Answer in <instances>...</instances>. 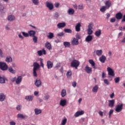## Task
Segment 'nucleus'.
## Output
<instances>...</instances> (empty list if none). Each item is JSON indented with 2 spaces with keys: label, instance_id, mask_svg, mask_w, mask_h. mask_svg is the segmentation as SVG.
<instances>
[{
  "label": "nucleus",
  "instance_id": "f257e3e1",
  "mask_svg": "<svg viewBox=\"0 0 125 125\" xmlns=\"http://www.w3.org/2000/svg\"><path fill=\"white\" fill-rule=\"evenodd\" d=\"M41 65L37 62H34L33 63V76L34 77H38V74H37V70H39L40 68Z\"/></svg>",
  "mask_w": 125,
  "mask_h": 125
},
{
  "label": "nucleus",
  "instance_id": "f03ea898",
  "mask_svg": "<svg viewBox=\"0 0 125 125\" xmlns=\"http://www.w3.org/2000/svg\"><path fill=\"white\" fill-rule=\"evenodd\" d=\"M0 69L2 71H6L8 69V65L3 62H0Z\"/></svg>",
  "mask_w": 125,
  "mask_h": 125
},
{
  "label": "nucleus",
  "instance_id": "7ed1b4c3",
  "mask_svg": "<svg viewBox=\"0 0 125 125\" xmlns=\"http://www.w3.org/2000/svg\"><path fill=\"white\" fill-rule=\"evenodd\" d=\"M80 66V62L78 60H74L71 63V66L78 69V67Z\"/></svg>",
  "mask_w": 125,
  "mask_h": 125
},
{
  "label": "nucleus",
  "instance_id": "20e7f679",
  "mask_svg": "<svg viewBox=\"0 0 125 125\" xmlns=\"http://www.w3.org/2000/svg\"><path fill=\"white\" fill-rule=\"evenodd\" d=\"M123 107H124V104H118L116 106V108L115 109L116 112L117 113H120L123 110Z\"/></svg>",
  "mask_w": 125,
  "mask_h": 125
},
{
  "label": "nucleus",
  "instance_id": "39448f33",
  "mask_svg": "<svg viewBox=\"0 0 125 125\" xmlns=\"http://www.w3.org/2000/svg\"><path fill=\"white\" fill-rule=\"evenodd\" d=\"M108 74L109 76H111L112 77H114L115 76V73L114 72V70L111 67H107V68Z\"/></svg>",
  "mask_w": 125,
  "mask_h": 125
},
{
  "label": "nucleus",
  "instance_id": "423d86ee",
  "mask_svg": "<svg viewBox=\"0 0 125 125\" xmlns=\"http://www.w3.org/2000/svg\"><path fill=\"white\" fill-rule=\"evenodd\" d=\"M84 70L87 74H90L92 72V68L91 67H90L88 65H86L84 67Z\"/></svg>",
  "mask_w": 125,
  "mask_h": 125
},
{
  "label": "nucleus",
  "instance_id": "0eeeda50",
  "mask_svg": "<svg viewBox=\"0 0 125 125\" xmlns=\"http://www.w3.org/2000/svg\"><path fill=\"white\" fill-rule=\"evenodd\" d=\"M46 7L49 8V10H52L53 9V4L49 2H46Z\"/></svg>",
  "mask_w": 125,
  "mask_h": 125
},
{
  "label": "nucleus",
  "instance_id": "6e6552de",
  "mask_svg": "<svg viewBox=\"0 0 125 125\" xmlns=\"http://www.w3.org/2000/svg\"><path fill=\"white\" fill-rule=\"evenodd\" d=\"M58 29H61V28H64L66 27V23L65 22H59L57 25Z\"/></svg>",
  "mask_w": 125,
  "mask_h": 125
},
{
  "label": "nucleus",
  "instance_id": "1a4fd4ad",
  "mask_svg": "<svg viewBox=\"0 0 125 125\" xmlns=\"http://www.w3.org/2000/svg\"><path fill=\"white\" fill-rule=\"evenodd\" d=\"M72 45H78L79 44V40L77 38H73V40L71 42Z\"/></svg>",
  "mask_w": 125,
  "mask_h": 125
},
{
  "label": "nucleus",
  "instance_id": "9d476101",
  "mask_svg": "<svg viewBox=\"0 0 125 125\" xmlns=\"http://www.w3.org/2000/svg\"><path fill=\"white\" fill-rule=\"evenodd\" d=\"M60 105L62 107H64L67 105V100L66 99L61 100L60 102Z\"/></svg>",
  "mask_w": 125,
  "mask_h": 125
},
{
  "label": "nucleus",
  "instance_id": "9b49d317",
  "mask_svg": "<svg viewBox=\"0 0 125 125\" xmlns=\"http://www.w3.org/2000/svg\"><path fill=\"white\" fill-rule=\"evenodd\" d=\"M83 114H84V111H83V110H81L77 111L76 113H75L74 116L76 117V118H77V117L82 116V115H83Z\"/></svg>",
  "mask_w": 125,
  "mask_h": 125
},
{
  "label": "nucleus",
  "instance_id": "f8f14e48",
  "mask_svg": "<svg viewBox=\"0 0 125 125\" xmlns=\"http://www.w3.org/2000/svg\"><path fill=\"white\" fill-rule=\"evenodd\" d=\"M5 98H6V96L4 94L2 93H0V102H3V101H4L5 100Z\"/></svg>",
  "mask_w": 125,
  "mask_h": 125
},
{
  "label": "nucleus",
  "instance_id": "ddd939ff",
  "mask_svg": "<svg viewBox=\"0 0 125 125\" xmlns=\"http://www.w3.org/2000/svg\"><path fill=\"white\" fill-rule=\"evenodd\" d=\"M47 67L48 69H51L53 67V62L50 61H47Z\"/></svg>",
  "mask_w": 125,
  "mask_h": 125
},
{
  "label": "nucleus",
  "instance_id": "4468645a",
  "mask_svg": "<svg viewBox=\"0 0 125 125\" xmlns=\"http://www.w3.org/2000/svg\"><path fill=\"white\" fill-rule=\"evenodd\" d=\"M114 105H115V100H111L108 101V106L111 108H113L114 107Z\"/></svg>",
  "mask_w": 125,
  "mask_h": 125
},
{
  "label": "nucleus",
  "instance_id": "2eb2a0df",
  "mask_svg": "<svg viewBox=\"0 0 125 125\" xmlns=\"http://www.w3.org/2000/svg\"><path fill=\"white\" fill-rule=\"evenodd\" d=\"M115 17L117 20H121L123 18V14L121 12L118 13L116 14Z\"/></svg>",
  "mask_w": 125,
  "mask_h": 125
},
{
  "label": "nucleus",
  "instance_id": "dca6fc26",
  "mask_svg": "<svg viewBox=\"0 0 125 125\" xmlns=\"http://www.w3.org/2000/svg\"><path fill=\"white\" fill-rule=\"evenodd\" d=\"M22 82V76H19L17 77L16 83L17 84H20Z\"/></svg>",
  "mask_w": 125,
  "mask_h": 125
},
{
  "label": "nucleus",
  "instance_id": "f3484780",
  "mask_svg": "<svg viewBox=\"0 0 125 125\" xmlns=\"http://www.w3.org/2000/svg\"><path fill=\"white\" fill-rule=\"evenodd\" d=\"M35 84L37 87H40L42 85V81L40 80H36L35 82Z\"/></svg>",
  "mask_w": 125,
  "mask_h": 125
},
{
  "label": "nucleus",
  "instance_id": "a211bd4d",
  "mask_svg": "<svg viewBox=\"0 0 125 125\" xmlns=\"http://www.w3.org/2000/svg\"><path fill=\"white\" fill-rule=\"evenodd\" d=\"M81 23H78L75 26V30L76 32H80L81 31Z\"/></svg>",
  "mask_w": 125,
  "mask_h": 125
},
{
  "label": "nucleus",
  "instance_id": "6ab92c4d",
  "mask_svg": "<svg viewBox=\"0 0 125 125\" xmlns=\"http://www.w3.org/2000/svg\"><path fill=\"white\" fill-rule=\"evenodd\" d=\"M45 46L47 49H49V50L52 49V47H51V44L49 42H46L45 44Z\"/></svg>",
  "mask_w": 125,
  "mask_h": 125
},
{
  "label": "nucleus",
  "instance_id": "aec40b11",
  "mask_svg": "<svg viewBox=\"0 0 125 125\" xmlns=\"http://www.w3.org/2000/svg\"><path fill=\"white\" fill-rule=\"evenodd\" d=\"M42 53L43 54H44V55H45V54H46V52H45V50L44 49H42V50L38 51V54L39 56H42Z\"/></svg>",
  "mask_w": 125,
  "mask_h": 125
},
{
  "label": "nucleus",
  "instance_id": "412c9836",
  "mask_svg": "<svg viewBox=\"0 0 125 125\" xmlns=\"http://www.w3.org/2000/svg\"><path fill=\"white\" fill-rule=\"evenodd\" d=\"M106 57L104 55H102L99 59V60L101 63H105V61H106Z\"/></svg>",
  "mask_w": 125,
  "mask_h": 125
},
{
  "label": "nucleus",
  "instance_id": "4be33fe9",
  "mask_svg": "<svg viewBox=\"0 0 125 125\" xmlns=\"http://www.w3.org/2000/svg\"><path fill=\"white\" fill-rule=\"evenodd\" d=\"M93 38L91 35H88L85 38V41L87 42H91Z\"/></svg>",
  "mask_w": 125,
  "mask_h": 125
},
{
  "label": "nucleus",
  "instance_id": "5701e85b",
  "mask_svg": "<svg viewBox=\"0 0 125 125\" xmlns=\"http://www.w3.org/2000/svg\"><path fill=\"white\" fill-rule=\"evenodd\" d=\"M28 35L29 37H35L36 36V31L30 30L28 31Z\"/></svg>",
  "mask_w": 125,
  "mask_h": 125
},
{
  "label": "nucleus",
  "instance_id": "b1692460",
  "mask_svg": "<svg viewBox=\"0 0 125 125\" xmlns=\"http://www.w3.org/2000/svg\"><path fill=\"white\" fill-rule=\"evenodd\" d=\"M25 99L26 100H27V101H33L34 96H26L25 97Z\"/></svg>",
  "mask_w": 125,
  "mask_h": 125
},
{
  "label": "nucleus",
  "instance_id": "393cba45",
  "mask_svg": "<svg viewBox=\"0 0 125 125\" xmlns=\"http://www.w3.org/2000/svg\"><path fill=\"white\" fill-rule=\"evenodd\" d=\"M5 62H7V63H11V62H12V58L10 56L6 57Z\"/></svg>",
  "mask_w": 125,
  "mask_h": 125
},
{
  "label": "nucleus",
  "instance_id": "a878e982",
  "mask_svg": "<svg viewBox=\"0 0 125 125\" xmlns=\"http://www.w3.org/2000/svg\"><path fill=\"white\" fill-rule=\"evenodd\" d=\"M7 19L8 21H13L14 20H15V17L12 15H11L8 17Z\"/></svg>",
  "mask_w": 125,
  "mask_h": 125
},
{
  "label": "nucleus",
  "instance_id": "bb28decb",
  "mask_svg": "<svg viewBox=\"0 0 125 125\" xmlns=\"http://www.w3.org/2000/svg\"><path fill=\"white\" fill-rule=\"evenodd\" d=\"M102 53H103L102 50H97L96 51V54L97 56H101V55H102Z\"/></svg>",
  "mask_w": 125,
  "mask_h": 125
},
{
  "label": "nucleus",
  "instance_id": "cd10ccee",
  "mask_svg": "<svg viewBox=\"0 0 125 125\" xmlns=\"http://www.w3.org/2000/svg\"><path fill=\"white\" fill-rule=\"evenodd\" d=\"M6 80L5 78L2 77L0 75V83H5Z\"/></svg>",
  "mask_w": 125,
  "mask_h": 125
},
{
  "label": "nucleus",
  "instance_id": "c85d7f7f",
  "mask_svg": "<svg viewBox=\"0 0 125 125\" xmlns=\"http://www.w3.org/2000/svg\"><path fill=\"white\" fill-rule=\"evenodd\" d=\"M101 30L99 29L98 31H96L95 33V35L96 36V37H100V36H101Z\"/></svg>",
  "mask_w": 125,
  "mask_h": 125
},
{
  "label": "nucleus",
  "instance_id": "c756f323",
  "mask_svg": "<svg viewBox=\"0 0 125 125\" xmlns=\"http://www.w3.org/2000/svg\"><path fill=\"white\" fill-rule=\"evenodd\" d=\"M98 85H95L92 88V92H97L98 91Z\"/></svg>",
  "mask_w": 125,
  "mask_h": 125
},
{
  "label": "nucleus",
  "instance_id": "7c9ffc66",
  "mask_svg": "<svg viewBox=\"0 0 125 125\" xmlns=\"http://www.w3.org/2000/svg\"><path fill=\"white\" fill-rule=\"evenodd\" d=\"M67 12L69 14V15H73V14H74V13H75V10H74L72 8H70L68 10Z\"/></svg>",
  "mask_w": 125,
  "mask_h": 125
},
{
  "label": "nucleus",
  "instance_id": "2f4dec72",
  "mask_svg": "<svg viewBox=\"0 0 125 125\" xmlns=\"http://www.w3.org/2000/svg\"><path fill=\"white\" fill-rule=\"evenodd\" d=\"M105 7H108V8H109V7L111 6L112 3H111V1L110 0H107L105 3Z\"/></svg>",
  "mask_w": 125,
  "mask_h": 125
},
{
  "label": "nucleus",
  "instance_id": "473e14b6",
  "mask_svg": "<svg viewBox=\"0 0 125 125\" xmlns=\"http://www.w3.org/2000/svg\"><path fill=\"white\" fill-rule=\"evenodd\" d=\"M34 111H35V115H40V114L42 113V110L41 109L35 108Z\"/></svg>",
  "mask_w": 125,
  "mask_h": 125
},
{
  "label": "nucleus",
  "instance_id": "72a5a7b5",
  "mask_svg": "<svg viewBox=\"0 0 125 125\" xmlns=\"http://www.w3.org/2000/svg\"><path fill=\"white\" fill-rule=\"evenodd\" d=\"M63 45L65 46V47H70L71 46V43H70V42H63Z\"/></svg>",
  "mask_w": 125,
  "mask_h": 125
},
{
  "label": "nucleus",
  "instance_id": "f704fd0d",
  "mask_svg": "<svg viewBox=\"0 0 125 125\" xmlns=\"http://www.w3.org/2000/svg\"><path fill=\"white\" fill-rule=\"evenodd\" d=\"M66 94H67V92L66 91V90L62 89L61 92L62 97H65V96H66Z\"/></svg>",
  "mask_w": 125,
  "mask_h": 125
},
{
  "label": "nucleus",
  "instance_id": "c9c22d12",
  "mask_svg": "<svg viewBox=\"0 0 125 125\" xmlns=\"http://www.w3.org/2000/svg\"><path fill=\"white\" fill-rule=\"evenodd\" d=\"M8 69L9 72H10V73H11L12 74H15V73H16L15 70L12 69V67H8Z\"/></svg>",
  "mask_w": 125,
  "mask_h": 125
},
{
  "label": "nucleus",
  "instance_id": "e433bc0d",
  "mask_svg": "<svg viewBox=\"0 0 125 125\" xmlns=\"http://www.w3.org/2000/svg\"><path fill=\"white\" fill-rule=\"evenodd\" d=\"M67 124V118H64L62 121L61 125H65Z\"/></svg>",
  "mask_w": 125,
  "mask_h": 125
},
{
  "label": "nucleus",
  "instance_id": "4c0bfd02",
  "mask_svg": "<svg viewBox=\"0 0 125 125\" xmlns=\"http://www.w3.org/2000/svg\"><path fill=\"white\" fill-rule=\"evenodd\" d=\"M48 39H53L54 37V34L53 33L50 32L49 33V35L47 36Z\"/></svg>",
  "mask_w": 125,
  "mask_h": 125
},
{
  "label": "nucleus",
  "instance_id": "58836bf2",
  "mask_svg": "<svg viewBox=\"0 0 125 125\" xmlns=\"http://www.w3.org/2000/svg\"><path fill=\"white\" fill-rule=\"evenodd\" d=\"M92 28H93V22H91L88 25V29L92 30Z\"/></svg>",
  "mask_w": 125,
  "mask_h": 125
},
{
  "label": "nucleus",
  "instance_id": "ea45409f",
  "mask_svg": "<svg viewBox=\"0 0 125 125\" xmlns=\"http://www.w3.org/2000/svg\"><path fill=\"white\" fill-rule=\"evenodd\" d=\"M33 3L35 4V5H39V3H40V2L39 0H31Z\"/></svg>",
  "mask_w": 125,
  "mask_h": 125
},
{
  "label": "nucleus",
  "instance_id": "a19ab883",
  "mask_svg": "<svg viewBox=\"0 0 125 125\" xmlns=\"http://www.w3.org/2000/svg\"><path fill=\"white\" fill-rule=\"evenodd\" d=\"M17 117L19 119H25V116L23 115V114L21 113L18 114Z\"/></svg>",
  "mask_w": 125,
  "mask_h": 125
},
{
  "label": "nucleus",
  "instance_id": "79ce46f5",
  "mask_svg": "<svg viewBox=\"0 0 125 125\" xmlns=\"http://www.w3.org/2000/svg\"><path fill=\"white\" fill-rule=\"evenodd\" d=\"M89 63H90L92 66H95V62L93 61V60H89Z\"/></svg>",
  "mask_w": 125,
  "mask_h": 125
},
{
  "label": "nucleus",
  "instance_id": "37998d69",
  "mask_svg": "<svg viewBox=\"0 0 125 125\" xmlns=\"http://www.w3.org/2000/svg\"><path fill=\"white\" fill-rule=\"evenodd\" d=\"M33 42H34V43H37V42H38V37L35 36H33Z\"/></svg>",
  "mask_w": 125,
  "mask_h": 125
},
{
  "label": "nucleus",
  "instance_id": "c03bdc74",
  "mask_svg": "<svg viewBox=\"0 0 125 125\" xmlns=\"http://www.w3.org/2000/svg\"><path fill=\"white\" fill-rule=\"evenodd\" d=\"M106 8H107L106 6H104L100 9V11H101V12H105L106 11Z\"/></svg>",
  "mask_w": 125,
  "mask_h": 125
},
{
  "label": "nucleus",
  "instance_id": "a18cd8bd",
  "mask_svg": "<svg viewBox=\"0 0 125 125\" xmlns=\"http://www.w3.org/2000/svg\"><path fill=\"white\" fill-rule=\"evenodd\" d=\"M64 33H68L71 34V33H72V30L70 29L66 28L64 29Z\"/></svg>",
  "mask_w": 125,
  "mask_h": 125
},
{
  "label": "nucleus",
  "instance_id": "49530a36",
  "mask_svg": "<svg viewBox=\"0 0 125 125\" xmlns=\"http://www.w3.org/2000/svg\"><path fill=\"white\" fill-rule=\"evenodd\" d=\"M40 65L42 68H44V64H43V60L42 59H41L40 60Z\"/></svg>",
  "mask_w": 125,
  "mask_h": 125
},
{
  "label": "nucleus",
  "instance_id": "de8ad7c7",
  "mask_svg": "<svg viewBox=\"0 0 125 125\" xmlns=\"http://www.w3.org/2000/svg\"><path fill=\"white\" fill-rule=\"evenodd\" d=\"M21 33L22 34V36L25 37V38H28V37H29V33H27L25 32H22Z\"/></svg>",
  "mask_w": 125,
  "mask_h": 125
},
{
  "label": "nucleus",
  "instance_id": "09e8293b",
  "mask_svg": "<svg viewBox=\"0 0 125 125\" xmlns=\"http://www.w3.org/2000/svg\"><path fill=\"white\" fill-rule=\"evenodd\" d=\"M115 83H118L120 82V77H117L114 79Z\"/></svg>",
  "mask_w": 125,
  "mask_h": 125
},
{
  "label": "nucleus",
  "instance_id": "8fccbe9b",
  "mask_svg": "<svg viewBox=\"0 0 125 125\" xmlns=\"http://www.w3.org/2000/svg\"><path fill=\"white\" fill-rule=\"evenodd\" d=\"M67 77H71L72 76V71L69 70L66 73Z\"/></svg>",
  "mask_w": 125,
  "mask_h": 125
},
{
  "label": "nucleus",
  "instance_id": "3c124183",
  "mask_svg": "<svg viewBox=\"0 0 125 125\" xmlns=\"http://www.w3.org/2000/svg\"><path fill=\"white\" fill-rule=\"evenodd\" d=\"M93 33V31H92V29H88V35L90 36V35H92Z\"/></svg>",
  "mask_w": 125,
  "mask_h": 125
},
{
  "label": "nucleus",
  "instance_id": "603ef678",
  "mask_svg": "<svg viewBox=\"0 0 125 125\" xmlns=\"http://www.w3.org/2000/svg\"><path fill=\"white\" fill-rule=\"evenodd\" d=\"M114 113V110L113 109H110L109 112V118L111 117V116H112V114Z\"/></svg>",
  "mask_w": 125,
  "mask_h": 125
},
{
  "label": "nucleus",
  "instance_id": "864d4df0",
  "mask_svg": "<svg viewBox=\"0 0 125 125\" xmlns=\"http://www.w3.org/2000/svg\"><path fill=\"white\" fill-rule=\"evenodd\" d=\"M54 16L55 18H58L60 16L59 13H58V12H56Z\"/></svg>",
  "mask_w": 125,
  "mask_h": 125
},
{
  "label": "nucleus",
  "instance_id": "5fc2aeb1",
  "mask_svg": "<svg viewBox=\"0 0 125 125\" xmlns=\"http://www.w3.org/2000/svg\"><path fill=\"white\" fill-rule=\"evenodd\" d=\"M104 83H105V84H107V85H109V81H108V80H107V79H104Z\"/></svg>",
  "mask_w": 125,
  "mask_h": 125
},
{
  "label": "nucleus",
  "instance_id": "6e6d98bb",
  "mask_svg": "<svg viewBox=\"0 0 125 125\" xmlns=\"http://www.w3.org/2000/svg\"><path fill=\"white\" fill-rule=\"evenodd\" d=\"M58 37H63L64 36V33L61 32L57 34Z\"/></svg>",
  "mask_w": 125,
  "mask_h": 125
},
{
  "label": "nucleus",
  "instance_id": "4d7b16f0",
  "mask_svg": "<svg viewBox=\"0 0 125 125\" xmlns=\"http://www.w3.org/2000/svg\"><path fill=\"white\" fill-rule=\"evenodd\" d=\"M115 21H116V19L115 18H112L110 19V22L111 23H114Z\"/></svg>",
  "mask_w": 125,
  "mask_h": 125
},
{
  "label": "nucleus",
  "instance_id": "13d9d810",
  "mask_svg": "<svg viewBox=\"0 0 125 125\" xmlns=\"http://www.w3.org/2000/svg\"><path fill=\"white\" fill-rule=\"evenodd\" d=\"M76 37L77 40H78L79 41V40H80L81 39V36H80V34H77L76 35Z\"/></svg>",
  "mask_w": 125,
  "mask_h": 125
},
{
  "label": "nucleus",
  "instance_id": "bf43d9fd",
  "mask_svg": "<svg viewBox=\"0 0 125 125\" xmlns=\"http://www.w3.org/2000/svg\"><path fill=\"white\" fill-rule=\"evenodd\" d=\"M78 9H83V4H80L78 6Z\"/></svg>",
  "mask_w": 125,
  "mask_h": 125
},
{
  "label": "nucleus",
  "instance_id": "052dcab7",
  "mask_svg": "<svg viewBox=\"0 0 125 125\" xmlns=\"http://www.w3.org/2000/svg\"><path fill=\"white\" fill-rule=\"evenodd\" d=\"M49 99V95H47L44 97V100H48Z\"/></svg>",
  "mask_w": 125,
  "mask_h": 125
},
{
  "label": "nucleus",
  "instance_id": "680f3d73",
  "mask_svg": "<svg viewBox=\"0 0 125 125\" xmlns=\"http://www.w3.org/2000/svg\"><path fill=\"white\" fill-rule=\"evenodd\" d=\"M16 80H17V78L16 77H14V78H12L11 79V81L12 82V83H14V82H16Z\"/></svg>",
  "mask_w": 125,
  "mask_h": 125
},
{
  "label": "nucleus",
  "instance_id": "e2e57ef3",
  "mask_svg": "<svg viewBox=\"0 0 125 125\" xmlns=\"http://www.w3.org/2000/svg\"><path fill=\"white\" fill-rule=\"evenodd\" d=\"M72 84L73 87H76V86H77V82H74L73 83H72Z\"/></svg>",
  "mask_w": 125,
  "mask_h": 125
},
{
  "label": "nucleus",
  "instance_id": "0e129e2a",
  "mask_svg": "<svg viewBox=\"0 0 125 125\" xmlns=\"http://www.w3.org/2000/svg\"><path fill=\"white\" fill-rule=\"evenodd\" d=\"M106 19H107V20H108V19H109V18L110 17V16H111V15L107 13H106Z\"/></svg>",
  "mask_w": 125,
  "mask_h": 125
},
{
  "label": "nucleus",
  "instance_id": "69168bd1",
  "mask_svg": "<svg viewBox=\"0 0 125 125\" xmlns=\"http://www.w3.org/2000/svg\"><path fill=\"white\" fill-rule=\"evenodd\" d=\"M16 108H17V110H19V111L20 110H21V105H18V106H17Z\"/></svg>",
  "mask_w": 125,
  "mask_h": 125
},
{
  "label": "nucleus",
  "instance_id": "338daca9",
  "mask_svg": "<svg viewBox=\"0 0 125 125\" xmlns=\"http://www.w3.org/2000/svg\"><path fill=\"white\" fill-rule=\"evenodd\" d=\"M99 115H100V116H101V117H103V112H102L101 111H99Z\"/></svg>",
  "mask_w": 125,
  "mask_h": 125
},
{
  "label": "nucleus",
  "instance_id": "774afa93",
  "mask_svg": "<svg viewBox=\"0 0 125 125\" xmlns=\"http://www.w3.org/2000/svg\"><path fill=\"white\" fill-rule=\"evenodd\" d=\"M10 125H16V123H15V122L12 121L10 122Z\"/></svg>",
  "mask_w": 125,
  "mask_h": 125
}]
</instances>
